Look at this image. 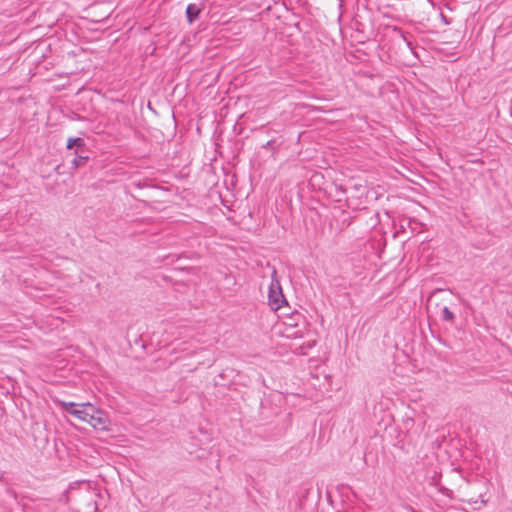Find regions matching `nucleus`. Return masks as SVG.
I'll return each mask as SVG.
<instances>
[{
	"instance_id": "nucleus-1",
	"label": "nucleus",
	"mask_w": 512,
	"mask_h": 512,
	"mask_svg": "<svg viewBox=\"0 0 512 512\" xmlns=\"http://www.w3.org/2000/svg\"><path fill=\"white\" fill-rule=\"evenodd\" d=\"M67 500L75 506L78 512H92L95 510L93 493L88 483H81L79 487L70 486L67 491Z\"/></svg>"
},
{
	"instance_id": "nucleus-2",
	"label": "nucleus",
	"mask_w": 512,
	"mask_h": 512,
	"mask_svg": "<svg viewBox=\"0 0 512 512\" xmlns=\"http://www.w3.org/2000/svg\"><path fill=\"white\" fill-rule=\"evenodd\" d=\"M281 334L288 339H298L304 336L306 331L305 322L298 313L288 317L282 324Z\"/></svg>"
},
{
	"instance_id": "nucleus-3",
	"label": "nucleus",
	"mask_w": 512,
	"mask_h": 512,
	"mask_svg": "<svg viewBox=\"0 0 512 512\" xmlns=\"http://www.w3.org/2000/svg\"><path fill=\"white\" fill-rule=\"evenodd\" d=\"M60 406L65 412L86 423H88L89 417L95 407L90 402L75 403L66 401H61Z\"/></svg>"
},
{
	"instance_id": "nucleus-4",
	"label": "nucleus",
	"mask_w": 512,
	"mask_h": 512,
	"mask_svg": "<svg viewBox=\"0 0 512 512\" xmlns=\"http://www.w3.org/2000/svg\"><path fill=\"white\" fill-rule=\"evenodd\" d=\"M88 424H90L95 430L108 431L110 430L111 421L105 411L94 407L93 412L89 417Z\"/></svg>"
},
{
	"instance_id": "nucleus-5",
	"label": "nucleus",
	"mask_w": 512,
	"mask_h": 512,
	"mask_svg": "<svg viewBox=\"0 0 512 512\" xmlns=\"http://www.w3.org/2000/svg\"><path fill=\"white\" fill-rule=\"evenodd\" d=\"M268 303L272 310H279L286 300L282 293L281 286L278 281H272L269 287Z\"/></svg>"
},
{
	"instance_id": "nucleus-6",
	"label": "nucleus",
	"mask_w": 512,
	"mask_h": 512,
	"mask_svg": "<svg viewBox=\"0 0 512 512\" xmlns=\"http://www.w3.org/2000/svg\"><path fill=\"white\" fill-rule=\"evenodd\" d=\"M201 12V9L196 4H189L186 8V16L189 23H193Z\"/></svg>"
},
{
	"instance_id": "nucleus-7",
	"label": "nucleus",
	"mask_w": 512,
	"mask_h": 512,
	"mask_svg": "<svg viewBox=\"0 0 512 512\" xmlns=\"http://www.w3.org/2000/svg\"><path fill=\"white\" fill-rule=\"evenodd\" d=\"M84 140L82 138H69L67 141V149H72L74 146L82 147L84 146Z\"/></svg>"
},
{
	"instance_id": "nucleus-8",
	"label": "nucleus",
	"mask_w": 512,
	"mask_h": 512,
	"mask_svg": "<svg viewBox=\"0 0 512 512\" xmlns=\"http://www.w3.org/2000/svg\"><path fill=\"white\" fill-rule=\"evenodd\" d=\"M454 317L455 316H454L453 312H451L448 307H446V306L443 307V309H442V319L443 320L451 322L454 320Z\"/></svg>"
},
{
	"instance_id": "nucleus-9",
	"label": "nucleus",
	"mask_w": 512,
	"mask_h": 512,
	"mask_svg": "<svg viewBox=\"0 0 512 512\" xmlns=\"http://www.w3.org/2000/svg\"><path fill=\"white\" fill-rule=\"evenodd\" d=\"M87 159H88V157H86V156H77L73 160V166L75 168L80 167L87 161Z\"/></svg>"
},
{
	"instance_id": "nucleus-10",
	"label": "nucleus",
	"mask_w": 512,
	"mask_h": 512,
	"mask_svg": "<svg viewBox=\"0 0 512 512\" xmlns=\"http://www.w3.org/2000/svg\"><path fill=\"white\" fill-rule=\"evenodd\" d=\"M441 291H442V290H440V289H436V290L433 292V295H434L435 293H437V292H441Z\"/></svg>"
}]
</instances>
